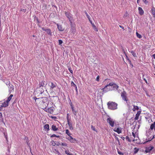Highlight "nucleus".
Listing matches in <instances>:
<instances>
[{
  "label": "nucleus",
  "instance_id": "0eeeda50",
  "mask_svg": "<svg viewBox=\"0 0 155 155\" xmlns=\"http://www.w3.org/2000/svg\"><path fill=\"white\" fill-rule=\"evenodd\" d=\"M121 96L123 100L126 101H128V99L127 97L126 93L125 91H124L123 92H122L121 93Z\"/></svg>",
  "mask_w": 155,
  "mask_h": 155
},
{
  "label": "nucleus",
  "instance_id": "a18cd8bd",
  "mask_svg": "<svg viewBox=\"0 0 155 155\" xmlns=\"http://www.w3.org/2000/svg\"><path fill=\"white\" fill-rule=\"evenodd\" d=\"M51 144L53 146H54L56 145V143L54 141H53L51 142Z\"/></svg>",
  "mask_w": 155,
  "mask_h": 155
},
{
  "label": "nucleus",
  "instance_id": "c756f323",
  "mask_svg": "<svg viewBox=\"0 0 155 155\" xmlns=\"http://www.w3.org/2000/svg\"><path fill=\"white\" fill-rule=\"evenodd\" d=\"M13 96V94H11L10 96L8 98V99L7 100L9 102L12 99V97Z\"/></svg>",
  "mask_w": 155,
  "mask_h": 155
},
{
  "label": "nucleus",
  "instance_id": "6e6552de",
  "mask_svg": "<svg viewBox=\"0 0 155 155\" xmlns=\"http://www.w3.org/2000/svg\"><path fill=\"white\" fill-rule=\"evenodd\" d=\"M76 32V28L73 25H71V28L70 31L71 33L73 35H74Z\"/></svg>",
  "mask_w": 155,
  "mask_h": 155
},
{
  "label": "nucleus",
  "instance_id": "5701e85b",
  "mask_svg": "<svg viewBox=\"0 0 155 155\" xmlns=\"http://www.w3.org/2000/svg\"><path fill=\"white\" fill-rule=\"evenodd\" d=\"M153 149V147H149L146 149V150H145V152L146 153L149 152Z\"/></svg>",
  "mask_w": 155,
  "mask_h": 155
},
{
  "label": "nucleus",
  "instance_id": "680f3d73",
  "mask_svg": "<svg viewBox=\"0 0 155 155\" xmlns=\"http://www.w3.org/2000/svg\"><path fill=\"white\" fill-rule=\"evenodd\" d=\"M144 80L146 82V83H147V80H146L145 78H144Z\"/></svg>",
  "mask_w": 155,
  "mask_h": 155
},
{
  "label": "nucleus",
  "instance_id": "052dcab7",
  "mask_svg": "<svg viewBox=\"0 0 155 155\" xmlns=\"http://www.w3.org/2000/svg\"><path fill=\"white\" fill-rule=\"evenodd\" d=\"M128 61L129 62L130 64H131V61L130 60H128Z\"/></svg>",
  "mask_w": 155,
  "mask_h": 155
},
{
  "label": "nucleus",
  "instance_id": "393cba45",
  "mask_svg": "<svg viewBox=\"0 0 155 155\" xmlns=\"http://www.w3.org/2000/svg\"><path fill=\"white\" fill-rule=\"evenodd\" d=\"M71 86H73L75 87V89L77 92L78 91L76 85L75 84L73 81H71Z\"/></svg>",
  "mask_w": 155,
  "mask_h": 155
},
{
  "label": "nucleus",
  "instance_id": "a878e982",
  "mask_svg": "<svg viewBox=\"0 0 155 155\" xmlns=\"http://www.w3.org/2000/svg\"><path fill=\"white\" fill-rule=\"evenodd\" d=\"M71 107L72 110V111L73 112L74 114L75 115H76V111L74 109V107L72 105V103H71Z\"/></svg>",
  "mask_w": 155,
  "mask_h": 155
},
{
  "label": "nucleus",
  "instance_id": "f8f14e48",
  "mask_svg": "<svg viewBox=\"0 0 155 155\" xmlns=\"http://www.w3.org/2000/svg\"><path fill=\"white\" fill-rule=\"evenodd\" d=\"M65 15L69 20L70 21H71V19L72 18V15L70 13L65 12Z\"/></svg>",
  "mask_w": 155,
  "mask_h": 155
},
{
  "label": "nucleus",
  "instance_id": "cd10ccee",
  "mask_svg": "<svg viewBox=\"0 0 155 155\" xmlns=\"http://www.w3.org/2000/svg\"><path fill=\"white\" fill-rule=\"evenodd\" d=\"M133 106H134V108L132 109L133 111H134L136 110H139V108L138 106H135L134 105Z\"/></svg>",
  "mask_w": 155,
  "mask_h": 155
},
{
  "label": "nucleus",
  "instance_id": "f704fd0d",
  "mask_svg": "<svg viewBox=\"0 0 155 155\" xmlns=\"http://www.w3.org/2000/svg\"><path fill=\"white\" fill-rule=\"evenodd\" d=\"M65 152L66 154L67 155H73L71 153H70L69 151L68 150H66L65 151Z\"/></svg>",
  "mask_w": 155,
  "mask_h": 155
},
{
  "label": "nucleus",
  "instance_id": "39448f33",
  "mask_svg": "<svg viewBox=\"0 0 155 155\" xmlns=\"http://www.w3.org/2000/svg\"><path fill=\"white\" fill-rule=\"evenodd\" d=\"M49 84L50 87V91L52 92L53 91L54 88L56 87V83L50 82L49 83Z\"/></svg>",
  "mask_w": 155,
  "mask_h": 155
},
{
  "label": "nucleus",
  "instance_id": "f257e3e1",
  "mask_svg": "<svg viewBox=\"0 0 155 155\" xmlns=\"http://www.w3.org/2000/svg\"><path fill=\"white\" fill-rule=\"evenodd\" d=\"M33 99L35 100L36 105L38 107L45 111L47 110V107L48 104V101L47 97H42L37 98L35 97H33Z\"/></svg>",
  "mask_w": 155,
  "mask_h": 155
},
{
  "label": "nucleus",
  "instance_id": "e2e57ef3",
  "mask_svg": "<svg viewBox=\"0 0 155 155\" xmlns=\"http://www.w3.org/2000/svg\"><path fill=\"white\" fill-rule=\"evenodd\" d=\"M88 19L89 20V21H91V18H90H90H88Z\"/></svg>",
  "mask_w": 155,
  "mask_h": 155
},
{
  "label": "nucleus",
  "instance_id": "20e7f679",
  "mask_svg": "<svg viewBox=\"0 0 155 155\" xmlns=\"http://www.w3.org/2000/svg\"><path fill=\"white\" fill-rule=\"evenodd\" d=\"M103 89L104 90V92L106 93L109 91L112 90V88L111 86L109 85V84L106 85L103 88Z\"/></svg>",
  "mask_w": 155,
  "mask_h": 155
},
{
  "label": "nucleus",
  "instance_id": "9d476101",
  "mask_svg": "<svg viewBox=\"0 0 155 155\" xmlns=\"http://www.w3.org/2000/svg\"><path fill=\"white\" fill-rule=\"evenodd\" d=\"M54 108L53 107H51L48 109L47 108V110L45 111L48 112L50 114H52L54 111Z\"/></svg>",
  "mask_w": 155,
  "mask_h": 155
},
{
  "label": "nucleus",
  "instance_id": "09e8293b",
  "mask_svg": "<svg viewBox=\"0 0 155 155\" xmlns=\"http://www.w3.org/2000/svg\"><path fill=\"white\" fill-rule=\"evenodd\" d=\"M118 153L120 155H124L123 153L122 152H120V151H118Z\"/></svg>",
  "mask_w": 155,
  "mask_h": 155
},
{
  "label": "nucleus",
  "instance_id": "72a5a7b5",
  "mask_svg": "<svg viewBox=\"0 0 155 155\" xmlns=\"http://www.w3.org/2000/svg\"><path fill=\"white\" fill-rule=\"evenodd\" d=\"M44 85L45 84L44 83V82L43 81L40 82L39 84V87H43Z\"/></svg>",
  "mask_w": 155,
  "mask_h": 155
},
{
  "label": "nucleus",
  "instance_id": "37998d69",
  "mask_svg": "<svg viewBox=\"0 0 155 155\" xmlns=\"http://www.w3.org/2000/svg\"><path fill=\"white\" fill-rule=\"evenodd\" d=\"M61 145L64 146H67V144L65 143H62L61 144Z\"/></svg>",
  "mask_w": 155,
  "mask_h": 155
},
{
  "label": "nucleus",
  "instance_id": "0e129e2a",
  "mask_svg": "<svg viewBox=\"0 0 155 155\" xmlns=\"http://www.w3.org/2000/svg\"><path fill=\"white\" fill-rule=\"evenodd\" d=\"M140 0H137V3L138 4L139 3Z\"/></svg>",
  "mask_w": 155,
  "mask_h": 155
},
{
  "label": "nucleus",
  "instance_id": "bb28decb",
  "mask_svg": "<svg viewBox=\"0 0 155 155\" xmlns=\"http://www.w3.org/2000/svg\"><path fill=\"white\" fill-rule=\"evenodd\" d=\"M46 31L47 32L48 35L51 36L52 35V32H51V31L50 29H47L46 30Z\"/></svg>",
  "mask_w": 155,
  "mask_h": 155
},
{
  "label": "nucleus",
  "instance_id": "79ce46f5",
  "mask_svg": "<svg viewBox=\"0 0 155 155\" xmlns=\"http://www.w3.org/2000/svg\"><path fill=\"white\" fill-rule=\"evenodd\" d=\"M68 115H69V114H67V122H68L69 121H70V120L69 119Z\"/></svg>",
  "mask_w": 155,
  "mask_h": 155
},
{
  "label": "nucleus",
  "instance_id": "412c9836",
  "mask_svg": "<svg viewBox=\"0 0 155 155\" xmlns=\"http://www.w3.org/2000/svg\"><path fill=\"white\" fill-rule=\"evenodd\" d=\"M151 13L154 18L155 17V8L153 6L151 9Z\"/></svg>",
  "mask_w": 155,
  "mask_h": 155
},
{
  "label": "nucleus",
  "instance_id": "7ed1b4c3",
  "mask_svg": "<svg viewBox=\"0 0 155 155\" xmlns=\"http://www.w3.org/2000/svg\"><path fill=\"white\" fill-rule=\"evenodd\" d=\"M147 135L148 141H150L154 138L155 133H154L153 131L148 130V132L147 133Z\"/></svg>",
  "mask_w": 155,
  "mask_h": 155
},
{
  "label": "nucleus",
  "instance_id": "5fc2aeb1",
  "mask_svg": "<svg viewBox=\"0 0 155 155\" xmlns=\"http://www.w3.org/2000/svg\"><path fill=\"white\" fill-rule=\"evenodd\" d=\"M26 143H27V144L28 145V146H29V145H30V144L29 143V141L28 140H27L26 142Z\"/></svg>",
  "mask_w": 155,
  "mask_h": 155
},
{
  "label": "nucleus",
  "instance_id": "f3484780",
  "mask_svg": "<svg viewBox=\"0 0 155 155\" xmlns=\"http://www.w3.org/2000/svg\"><path fill=\"white\" fill-rule=\"evenodd\" d=\"M8 102L6 101L4 102L1 105V107H5L8 106Z\"/></svg>",
  "mask_w": 155,
  "mask_h": 155
},
{
  "label": "nucleus",
  "instance_id": "4468645a",
  "mask_svg": "<svg viewBox=\"0 0 155 155\" xmlns=\"http://www.w3.org/2000/svg\"><path fill=\"white\" fill-rule=\"evenodd\" d=\"M150 130H153L155 132V121H154L153 123H152L150 126V128L149 129Z\"/></svg>",
  "mask_w": 155,
  "mask_h": 155
},
{
  "label": "nucleus",
  "instance_id": "a211bd4d",
  "mask_svg": "<svg viewBox=\"0 0 155 155\" xmlns=\"http://www.w3.org/2000/svg\"><path fill=\"white\" fill-rule=\"evenodd\" d=\"M68 139L71 143H74L76 141L75 138H73L71 136H70L69 138H68Z\"/></svg>",
  "mask_w": 155,
  "mask_h": 155
},
{
  "label": "nucleus",
  "instance_id": "2f4dec72",
  "mask_svg": "<svg viewBox=\"0 0 155 155\" xmlns=\"http://www.w3.org/2000/svg\"><path fill=\"white\" fill-rule=\"evenodd\" d=\"M94 29L96 31H98L97 28H96V26L94 24H92V25Z\"/></svg>",
  "mask_w": 155,
  "mask_h": 155
},
{
  "label": "nucleus",
  "instance_id": "473e14b6",
  "mask_svg": "<svg viewBox=\"0 0 155 155\" xmlns=\"http://www.w3.org/2000/svg\"><path fill=\"white\" fill-rule=\"evenodd\" d=\"M66 133L70 137V136H71V134L69 131V130L68 129H67L65 130Z\"/></svg>",
  "mask_w": 155,
  "mask_h": 155
},
{
  "label": "nucleus",
  "instance_id": "7c9ffc66",
  "mask_svg": "<svg viewBox=\"0 0 155 155\" xmlns=\"http://www.w3.org/2000/svg\"><path fill=\"white\" fill-rule=\"evenodd\" d=\"M132 134L133 136V137H131V138L132 139L133 141H134L135 140V139L136 137V135L134 133V132H133L132 133Z\"/></svg>",
  "mask_w": 155,
  "mask_h": 155
},
{
  "label": "nucleus",
  "instance_id": "a19ab883",
  "mask_svg": "<svg viewBox=\"0 0 155 155\" xmlns=\"http://www.w3.org/2000/svg\"><path fill=\"white\" fill-rule=\"evenodd\" d=\"M59 137L60 136H57L55 134H53L51 136V137Z\"/></svg>",
  "mask_w": 155,
  "mask_h": 155
},
{
  "label": "nucleus",
  "instance_id": "2eb2a0df",
  "mask_svg": "<svg viewBox=\"0 0 155 155\" xmlns=\"http://www.w3.org/2000/svg\"><path fill=\"white\" fill-rule=\"evenodd\" d=\"M97 93L101 95H103L105 92H104V90L103 88L99 89L98 90Z\"/></svg>",
  "mask_w": 155,
  "mask_h": 155
},
{
  "label": "nucleus",
  "instance_id": "4c0bfd02",
  "mask_svg": "<svg viewBox=\"0 0 155 155\" xmlns=\"http://www.w3.org/2000/svg\"><path fill=\"white\" fill-rule=\"evenodd\" d=\"M134 153L136 154V153L139 151V149L137 148L136 147H135L134 148Z\"/></svg>",
  "mask_w": 155,
  "mask_h": 155
},
{
  "label": "nucleus",
  "instance_id": "4d7b16f0",
  "mask_svg": "<svg viewBox=\"0 0 155 155\" xmlns=\"http://www.w3.org/2000/svg\"><path fill=\"white\" fill-rule=\"evenodd\" d=\"M152 57L155 59V53L152 55Z\"/></svg>",
  "mask_w": 155,
  "mask_h": 155
},
{
  "label": "nucleus",
  "instance_id": "6ab92c4d",
  "mask_svg": "<svg viewBox=\"0 0 155 155\" xmlns=\"http://www.w3.org/2000/svg\"><path fill=\"white\" fill-rule=\"evenodd\" d=\"M141 113L140 111H138L137 113L136 114V116L135 117V120H137L139 118V116Z\"/></svg>",
  "mask_w": 155,
  "mask_h": 155
},
{
  "label": "nucleus",
  "instance_id": "69168bd1",
  "mask_svg": "<svg viewBox=\"0 0 155 155\" xmlns=\"http://www.w3.org/2000/svg\"><path fill=\"white\" fill-rule=\"evenodd\" d=\"M90 23H91V25H92V24H94V23H92V21H90Z\"/></svg>",
  "mask_w": 155,
  "mask_h": 155
},
{
  "label": "nucleus",
  "instance_id": "8fccbe9b",
  "mask_svg": "<svg viewBox=\"0 0 155 155\" xmlns=\"http://www.w3.org/2000/svg\"><path fill=\"white\" fill-rule=\"evenodd\" d=\"M68 70L72 74L73 73V71L70 68H68Z\"/></svg>",
  "mask_w": 155,
  "mask_h": 155
},
{
  "label": "nucleus",
  "instance_id": "1a4fd4ad",
  "mask_svg": "<svg viewBox=\"0 0 155 155\" xmlns=\"http://www.w3.org/2000/svg\"><path fill=\"white\" fill-rule=\"evenodd\" d=\"M8 85L9 92L10 93H11L12 92H13L14 91V86L12 84H10L9 82H8Z\"/></svg>",
  "mask_w": 155,
  "mask_h": 155
},
{
  "label": "nucleus",
  "instance_id": "b1692460",
  "mask_svg": "<svg viewBox=\"0 0 155 155\" xmlns=\"http://www.w3.org/2000/svg\"><path fill=\"white\" fill-rule=\"evenodd\" d=\"M51 128L52 130H53L54 131H57L58 130V128L56 127V126L54 125H53L52 126Z\"/></svg>",
  "mask_w": 155,
  "mask_h": 155
},
{
  "label": "nucleus",
  "instance_id": "e433bc0d",
  "mask_svg": "<svg viewBox=\"0 0 155 155\" xmlns=\"http://www.w3.org/2000/svg\"><path fill=\"white\" fill-rule=\"evenodd\" d=\"M136 34L137 37L139 38H141L142 36L141 35L139 34L137 32H136Z\"/></svg>",
  "mask_w": 155,
  "mask_h": 155
},
{
  "label": "nucleus",
  "instance_id": "c03bdc74",
  "mask_svg": "<svg viewBox=\"0 0 155 155\" xmlns=\"http://www.w3.org/2000/svg\"><path fill=\"white\" fill-rule=\"evenodd\" d=\"M62 43L63 41L61 40L60 39L58 40V43L59 45H61V44Z\"/></svg>",
  "mask_w": 155,
  "mask_h": 155
},
{
  "label": "nucleus",
  "instance_id": "aec40b11",
  "mask_svg": "<svg viewBox=\"0 0 155 155\" xmlns=\"http://www.w3.org/2000/svg\"><path fill=\"white\" fill-rule=\"evenodd\" d=\"M138 11L140 15H142L144 14V11L141 7H139L138 8Z\"/></svg>",
  "mask_w": 155,
  "mask_h": 155
},
{
  "label": "nucleus",
  "instance_id": "423d86ee",
  "mask_svg": "<svg viewBox=\"0 0 155 155\" xmlns=\"http://www.w3.org/2000/svg\"><path fill=\"white\" fill-rule=\"evenodd\" d=\"M107 121L112 127L114 126L115 121L112 119L110 117L108 118L107 119Z\"/></svg>",
  "mask_w": 155,
  "mask_h": 155
},
{
  "label": "nucleus",
  "instance_id": "774afa93",
  "mask_svg": "<svg viewBox=\"0 0 155 155\" xmlns=\"http://www.w3.org/2000/svg\"><path fill=\"white\" fill-rule=\"evenodd\" d=\"M33 37H35V36L34 35H33Z\"/></svg>",
  "mask_w": 155,
  "mask_h": 155
},
{
  "label": "nucleus",
  "instance_id": "ddd939ff",
  "mask_svg": "<svg viewBox=\"0 0 155 155\" xmlns=\"http://www.w3.org/2000/svg\"><path fill=\"white\" fill-rule=\"evenodd\" d=\"M56 24L59 31H63L64 30V28L61 25H59L58 24Z\"/></svg>",
  "mask_w": 155,
  "mask_h": 155
},
{
  "label": "nucleus",
  "instance_id": "ea45409f",
  "mask_svg": "<svg viewBox=\"0 0 155 155\" xmlns=\"http://www.w3.org/2000/svg\"><path fill=\"white\" fill-rule=\"evenodd\" d=\"M84 12V13H85L86 15L87 16V18H90V16L88 15V14H87V12L86 11H85Z\"/></svg>",
  "mask_w": 155,
  "mask_h": 155
},
{
  "label": "nucleus",
  "instance_id": "6e6d98bb",
  "mask_svg": "<svg viewBox=\"0 0 155 155\" xmlns=\"http://www.w3.org/2000/svg\"><path fill=\"white\" fill-rule=\"evenodd\" d=\"M120 27L122 28L123 29H124V27L121 25H119Z\"/></svg>",
  "mask_w": 155,
  "mask_h": 155
},
{
  "label": "nucleus",
  "instance_id": "338daca9",
  "mask_svg": "<svg viewBox=\"0 0 155 155\" xmlns=\"http://www.w3.org/2000/svg\"><path fill=\"white\" fill-rule=\"evenodd\" d=\"M109 79H106L105 80V81H107V80H109Z\"/></svg>",
  "mask_w": 155,
  "mask_h": 155
},
{
  "label": "nucleus",
  "instance_id": "c85d7f7f",
  "mask_svg": "<svg viewBox=\"0 0 155 155\" xmlns=\"http://www.w3.org/2000/svg\"><path fill=\"white\" fill-rule=\"evenodd\" d=\"M44 128L45 129H47L48 131L50 130L49 129V126L48 124H46L44 126Z\"/></svg>",
  "mask_w": 155,
  "mask_h": 155
},
{
  "label": "nucleus",
  "instance_id": "de8ad7c7",
  "mask_svg": "<svg viewBox=\"0 0 155 155\" xmlns=\"http://www.w3.org/2000/svg\"><path fill=\"white\" fill-rule=\"evenodd\" d=\"M50 117H51V118L52 119H57V117L55 116H51V117L49 116Z\"/></svg>",
  "mask_w": 155,
  "mask_h": 155
},
{
  "label": "nucleus",
  "instance_id": "864d4df0",
  "mask_svg": "<svg viewBox=\"0 0 155 155\" xmlns=\"http://www.w3.org/2000/svg\"><path fill=\"white\" fill-rule=\"evenodd\" d=\"M125 55L126 56V59H127L128 61V60H130L129 58H128V56H127V55L126 54H125Z\"/></svg>",
  "mask_w": 155,
  "mask_h": 155
},
{
  "label": "nucleus",
  "instance_id": "9b49d317",
  "mask_svg": "<svg viewBox=\"0 0 155 155\" xmlns=\"http://www.w3.org/2000/svg\"><path fill=\"white\" fill-rule=\"evenodd\" d=\"M109 85L111 86V87L113 86L114 90H117L119 87L116 84L112 83H109Z\"/></svg>",
  "mask_w": 155,
  "mask_h": 155
},
{
  "label": "nucleus",
  "instance_id": "4be33fe9",
  "mask_svg": "<svg viewBox=\"0 0 155 155\" xmlns=\"http://www.w3.org/2000/svg\"><path fill=\"white\" fill-rule=\"evenodd\" d=\"M67 122L68 124L69 127V129L71 130H73V128L72 126V122H71L70 121Z\"/></svg>",
  "mask_w": 155,
  "mask_h": 155
},
{
  "label": "nucleus",
  "instance_id": "49530a36",
  "mask_svg": "<svg viewBox=\"0 0 155 155\" xmlns=\"http://www.w3.org/2000/svg\"><path fill=\"white\" fill-rule=\"evenodd\" d=\"M91 128L94 131H96L95 127L92 125L91 126Z\"/></svg>",
  "mask_w": 155,
  "mask_h": 155
},
{
  "label": "nucleus",
  "instance_id": "58836bf2",
  "mask_svg": "<svg viewBox=\"0 0 155 155\" xmlns=\"http://www.w3.org/2000/svg\"><path fill=\"white\" fill-rule=\"evenodd\" d=\"M125 139L127 140L129 142H131V140L130 138L128 136H127L126 137Z\"/></svg>",
  "mask_w": 155,
  "mask_h": 155
},
{
  "label": "nucleus",
  "instance_id": "bf43d9fd",
  "mask_svg": "<svg viewBox=\"0 0 155 155\" xmlns=\"http://www.w3.org/2000/svg\"><path fill=\"white\" fill-rule=\"evenodd\" d=\"M42 29L43 30V31H46V29H45V28H42Z\"/></svg>",
  "mask_w": 155,
  "mask_h": 155
},
{
  "label": "nucleus",
  "instance_id": "13d9d810",
  "mask_svg": "<svg viewBox=\"0 0 155 155\" xmlns=\"http://www.w3.org/2000/svg\"><path fill=\"white\" fill-rule=\"evenodd\" d=\"M121 138L123 140H124V139H125V137H121Z\"/></svg>",
  "mask_w": 155,
  "mask_h": 155
},
{
  "label": "nucleus",
  "instance_id": "3c124183",
  "mask_svg": "<svg viewBox=\"0 0 155 155\" xmlns=\"http://www.w3.org/2000/svg\"><path fill=\"white\" fill-rule=\"evenodd\" d=\"M143 2L146 4H147L148 2L146 0H143Z\"/></svg>",
  "mask_w": 155,
  "mask_h": 155
},
{
  "label": "nucleus",
  "instance_id": "603ef678",
  "mask_svg": "<svg viewBox=\"0 0 155 155\" xmlns=\"http://www.w3.org/2000/svg\"><path fill=\"white\" fill-rule=\"evenodd\" d=\"M99 76H98L96 78V80L97 81H99Z\"/></svg>",
  "mask_w": 155,
  "mask_h": 155
},
{
  "label": "nucleus",
  "instance_id": "c9c22d12",
  "mask_svg": "<svg viewBox=\"0 0 155 155\" xmlns=\"http://www.w3.org/2000/svg\"><path fill=\"white\" fill-rule=\"evenodd\" d=\"M130 53L134 57H137L136 54L133 51H130Z\"/></svg>",
  "mask_w": 155,
  "mask_h": 155
},
{
  "label": "nucleus",
  "instance_id": "f03ea898",
  "mask_svg": "<svg viewBox=\"0 0 155 155\" xmlns=\"http://www.w3.org/2000/svg\"><path fill=\"white\" fill-rule=\"evenodd\" d=\"M107 105L108 108L110 110H114L117 109V104L115 102H109Z\"/></svg>",
  "mask_w": 155,
  "mask_h": 155
},
{
  "label": "nucleus",
  "instance_id": "dca6fc26",
  "mask_svg": "<svg viewBox=\"0 0 155 155\" xmlns=\"http://www.w3.org/2000/svg\"><path fill=\"white\" fill-rule=\"evenodd\" d=\"M114 130L117 132L118 134H120L121 133V129L120 128L115 127Z\"/></svg>",
  "mask_w": 155,
  "mask_h": 155
}]
</instances>
